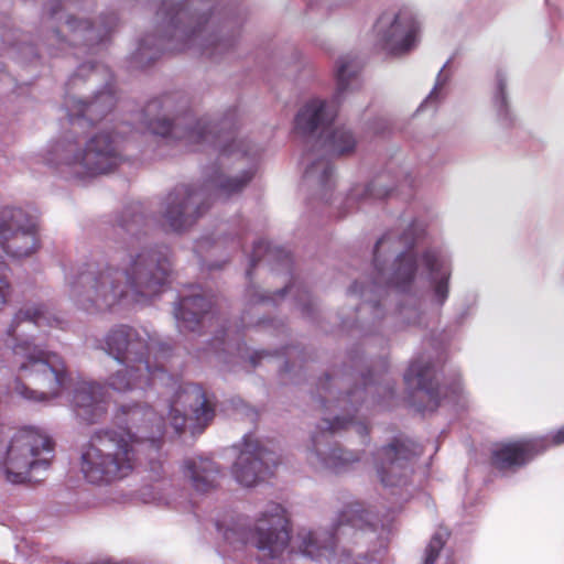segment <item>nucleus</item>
Listing matches in <instances>:
<instances>
[{
    "label": "nucleus",
    "instance_id": "7",
    "mask_svg": "<svg viewBox=\"0 0 564 564\" xmlns=\"http://www.w3.org/2000/svg\"><path fill=\"white\" fill-rule=\"evenodd\" d=\"M154 343L147 333L121 326L112 329L105 338V350L118 365L108 378L107 384L120 393H142L149 387L166 384L172 380L158 366L150 364Z\"/></svg>",
    "mask_w": 564,
    "mask_h": 564
},
{
    "label": "nucleus",
    "instance_id": "17",
    "mask_svg": "<svg viewBox=\"0 0 564 564\" xmlns=\"http://www.w3.org/2000/svg\"><path fill=\"white\" fill-rule=\"evenodd\" d=\"M373 468L384 487L401 486L412 471V454L400 442L382 446L373 456Z\"/></svg>",
    "mask_w": 564,
    "mask_h": 564
},
{
    "label": "nucleus",
    "instance_id": "31",
    "mask_svg": "<svg viewBox=\"0 0 564 564\" xmlns=\"http://www.w3.org/2000/svg\"><path fill=\"white\" fill-rule=\"evenodd\" d=\"M350 295L360 296L365 299L366 302H372L373 299L381 297L386 293V289L381 286L377 281L371 284L369 288H361L355 283L350 290Z\"/></svg>",
    "mask_w": 564,
    "mask_h": 564
},
{
    "label": "nucleus",
    "instance_id": "32",
    "mask_svg": "<svg viewBox=\"0 0 564 564\" xmlns=\"http://www.w3.org/2000/svg\"><path fill=\"white\" fill-rule=\"evenodd\" d=\"M369 513L360 509L359 506L354 505L348 507L344 512L345 520L351 525L362 529L364 523L367 522Z\"/></svg>",
    "mask_w": 564,
    "mask_h": 564
},
{
    "label": "nucleus",
    "instance_id": "1",
    "mask_svg": "<svg viewBox=\"0 0 564 564\" xmlns=\"http://www.w3.org/2000/svg\"><path fill=\"white\" fill-rule=\"evenodd\" d=\"M116 97L110 86L99 91L89 102L72 100L67 104L72 132L54 141L41 152L43 163L65 175L85 180L112 172L123 160L121 138L108 131L90 137H75L85 122L94 123L113 108Z\"/></svg>",
    "mask_w": 564,
    "mask_h": 564
},
{
    "label": "nucleus",
    "instance_id": "35",
    "mask_svg": "<svg viewBox=\"0 0 564 564\" xmlns=\"http://www.w3.org/2000/svg\"><path fill=\"white\" fill-rule=\"evenodd\" d=\"M447 82V77L443 74V72L441 70L438 76H437V79H436V83H435V86L433 88V90L430 93V95L426 97L425 101H424V105H429V104H432L434 102L436 99L440 98L441 96V89L445 86Z\"/></svg>",
    "mask_w": 564,
    "mask_h": 564
},
{
    "label": "nucleus",
    "instance_id": "10",
    "mask_svg": "<svg viewBox=\"0 0 564 564\" xmlns=\"http://www.w3.org/2000/svg\"><path fill=\"white\" fill-rule=\"evenodd\" d=\"M335 117L334 107L322 99L307 101L297 112L294 131L302 137L318 135L323 138L322 145L333 154H345L354 150L356 140L345 128H329Z\"/></svg>",
    "mask_w": 564,
    "mask_h": 564
},
{
    "label": "nucleus",
    "instance_id": "20",
    "mask_svg": "<svg viewBox=\"0 0 564 564\" xmlns=\"http://www.w3.org/2000/svg\"><path fill=\"white\" fill-rule=\"evenodd\" d=\"M107 393L95 382L83 381L74 389L73 405L78 416L94 422L106 411Z\"/></svg>",
    "mask_w": 564,
    "mask_h": 564
},
{
    "label": "nucleus",
    "instance_id": "36",
    "mask_svg": "<svg viewBox=\"0 0 564 564\" xmlns=\"http://www.w3.org/2000/svg\"><path fill=\"white\" fill-rule=\"evenodd\" d=\"M10 293H11L10 282L7 280L6 276L0 275V311L8 303Z\"/></svg>",
    "mask_w": 564,
    "mask_h": 564
},
{
    "label": "nucleus",
    "instance_id": "42",
    "mask_svg": "<svg viewBox=\"0 0 564 564\" xmlns=\"http://www.w3.org/2000/svg\"><path fill=\"white\" fill-rule=\"evenodd\" d=\"M145 50L147 48H145L144 44H142L141 47H140V52H141L142 55H145Z\"/></svg>",
    "mask_w": 564,
    "mask_h": 564
},
{
    "label": "nucleus",
    "instance_id": "15",
    "mask_svg": "<svg viewBox=\"0 0 564 564\" xmlns=\"http://www.w3.org/2000/svg\"><path fill=\"white\" fill-rule=\"evenodd\" d=\"M297 539L301 552L322 564H377L367 556L352 557L345 549L339 550L337 538L324 529L302 530Z\"/></svg>",
    "mask_w": 564,
    "mask_h": 564
},
{
    "label": "nucleus",
    "instance_id": "12",
    "mask_svg": "<svg viewBox=\"0 0 564 564\" xmlns=\"http://www.w3.org/2000/svg\"><path fill=\"white\" fill-rule=\"evenodd\" d=\"M161 14H163L166 36L182 42L180 50L197 46L206 55L214 56L228 47L225 40L209 32L206 25V13L189 15L182 8L173 7Z\"/></svg>",
    "mask_w": 564,
    "mask_h": 564
},
{
    "label": "nucleus",
    "instance_id": "39",
    "mask_svg": "<svg viewBox=\"0 0 564 564\" xmlns=\"http://www.w3.org/2000/svg\"><path fill=\"white\" fill-rule=\"evenodd\" d=\"M367 193L369 196H373L377 198H382L387 195L386 191L383 192V191L377 189L375 185H371L369 188H367Z\"/></svg>",
    "mask_w": 564,
    "mask_h": 564
},
{
    "label": "nucleus",
    "instance_id": "23",
    "mask_svg": "<svg viewBox=\"0 0 564 564\" xmlns=\"http://www.w3.org/2000/svg\"><path fill=\"white\" fill-rule=\"evenodd\" d=\"M210 308V303L202 295L183 297L175 308V317L181 329L194 330L203 314Z\"/></svg>",
    "mask_w": 564,
    "mask_h": 564
},
{
    "label": "nucleus",
    "instance_id": "34",
    "mask_svg": "<svg viewBox=\"0 0 564 564\" xmlns=\"http://www.w3.org/2000/svg\"><path fill=\"white\" fill-rule=\"evenodd\" d=\"M463 393V388L459 383H455L453 387L437 390L436 394H442L443 399L448 403H456L459 401Z\"/></svg>",
    "mask_w": 564,
    "mask_h": 564
},
{
    "label": "nucleus",
    "instance_id": "3",
    "mask_svg": "<svg viewBox=\"0 0 564 564\" xmlns=\"http://www.w3.org/2000/svg\"><path fill=\"white\" fill-rule=\"evenodd\" d=\"M171 274L166 254L155 250L130 253L120 268L107 267L82 274L70 284V297L89 313L107 311L123 299L155 294Z\"/></svg>",
    "mask_w": 564,
    "mask_h": 564
},
{
    "label": "nucleus",
    "instance_id": "38",
    "mask_svg": "<svg viewBox=\"0 0 564 564\" xmlns=\"http://www.w3.org/2000/svg\"><path fill=\"white\" fill-rule=\"evenodd\" d=\"M551 443L553 445H560L564 443V426L557 430L552 436H551Z\"/></svg>",
    "mask_w": 564,
    "mask_h": 564
},
{
    "label": "nucleus",
    "instance_id": "8",
    "mask_svg": "<svg viewBox=\"0 0 564 564\" xmlns=\"http://www.w3.org/2000/svg\"><path fill=\"white\" fill-rule=\"evenodd\" d=\"M51 440L35 429H22L0 446V474L12 484L29 479L30 471L46 468L52 458Z\"/></svg>",
    "mask_w": 564,
    "mask_h": 564
},
{
    "label": "nucleus",
    "instance_id": "33",
    "mask_svg": "<svg viewBox=\"0 0 564 564\" xmlns=\"http://www.w3.org/2000/svg\"><path fill=\"white\" fill-rule=\"evenodd\" d=\"M326 423H327V429L330 430L332 432L344 429L347 425H351V427L355 429V431L360 434L366 431V426L362 425L361 423L355 422L352 420L347 421V420L340 419L338 416L334 417V420L332 422L326 420Z\"/></svg>",
    "mask_w": 564,
    "mask_h": 564
},
{
    "label": "nucleus",
    "instance_id": "22",
    "mask_svg": "<svg viewBox=\"0 0 564 564\" xmlns=\"http://www.w3.org/2000/svg\"><path fill=\"white\" fill-rule=\"evenodd\" d=\"M357 72L358 63L355 57L350 55L338 57L335 66L337 86L334 95L337 102L360 88Z\"/></svg>",
    "mask_w": 564,
    "mask_h": 564
},
{
    "label": "nucleus",
    "instance_id": "19",
    "mask_svg": "<svg viewBox=\"0 0 564 564\" xmlns=\"http://www.w3.org/2000/svg\"><path fill=\"white\" fill-rule=\"evenodd\" d=\"M545 438H524L513 442H501L491 451L492 465L506 470L524 465L532 456L546 448Z\"/></svg>",
    "mask_w": 564,
    "mask_h": 564
},
{
    "label": "nucleus",
    "instance_id": "14",
    "mask_svg": "<svg viewBox=\"0 0 564 564\" xmlns=\"http://www.w3.org/2000/svg\"><path fill=\"white\" fill-rule=\"evenodd\" d=\"M214 417V409L208 403L200 387L192 383L180 386L170 405V424L181 432L187 422L195 432L204 429Z\"/></svg>",
    "mask_w": 564,
    "mask_h": 564
},
{
    "label": "nucleus",
    "instance_id": "2",
    "mask_svg": "<svg viewBox=\"0 0 564 564\" xmlns=\"http://www.w3.org/2000/svg\"><path fill=\"white\" fill-rule=\"evenodd\" d=\"M120 412L127 416V429L100 430L83 448L80 471L90 484L105 485L129 476L144 445L159 448L164 425L152 409L123 405Z\"/></svg>",
    "mask_w": 564,
    "mask_h": 564
},
{
    "label": "nucleus",
    "instance_id": "45",
    "mask_svg": "<svg viewBox=\"0 0 564 564\" xmlns=\"http://www.w3.org/2000/svg\"><path fill=\"white\" fill-rule=\"evenodd\" d=\"M86 66L83 65L80 68H79V73L82 74L84 70H85Z\"/></svg>",
    "mask_w": 564,
    "mask_h": 564
},
{
    "label": "nucleus",
    "instance_id": "13",
    "mask_svg": "<svg viewBox=\"0 0 564 564\" xmlns=\"http://www.w3.org/2000/svg\"><path fill=\"white\" fill-rule=\"evenodd\" d=\"M0 247L13 259L30 257L37 250L35 225L23 209L10 206L0 209Z\"/></svg>",
    "mask_w": 564,
    "mask_h": 564
},
{
    "label": "nucleus",
    "instance_id": "28",
    "mask_svg": "<svg viewBox=\"0 0 564 564\" xmlns=\"http://www.w3.org/2000/svg\"><path fill=\"white\" fill-rule=\"evenodd\" d=\"M431 368L429 365L415 361L412 362L404 375V379L409 386L424 390L426 394L434 399V393L430 390Z\"/></svg>",
    "mask_w": 564,
    "mask_h": 564
},
{
    "label": "nucleus",
    "instance_id": "37",
    "mask_svg": "<svg viewBox=\"0 0 564 564\" xmlns=\"http://www.w3.org/2000/svg\"><path fill=\"white\" fill-rule=\"evenodd\" d=\"M144 502H161L162 497L159 495L156 487H145L141 492Z\"/></svg>",
    "mask_w": 564,
    "mask_h": 564
},
{
    "label": "nucleus",
    "instance_id": "11",
    "mask_svg": "<svg viewBox=\"0 0 564 564\" xmlns=\"http://www.w3.org/2000/svg\"><path fill=\"white\" fill-rule=\"evenodd\" d=\"M248 541L257 549L261 564H275L290 541L284 508L275 502L268 503L259 512Z\"/></svg>",
    "mask_w": 564,
    "mask_h": 564
},
{
    "label": "nucleus",
    "instance_id": "29",
    "mask_svg": "<svg viewBox=\"0 0 564 564\" xmlns=\"http://www.w3.org/2000/svg\"><path fill=\"white\" fill-rule=\"evenodd\" d=\"M425 315L413 299L406 300L397 312V319L401 327L421 326Z\"/></svg>",
    "mask_w": 564,
    "mask_h": 564
},
{
    "label": "nucleus",
    "instance_id": "21",
    "mask_svg": "<svg viewBox=\"0 0 564 564\" xmlns=\"http://www.w3.org/2000/svg\"><path fill=\"white\" fill-rule=\"evenodd\" d=\"M183 475L197 492L215 488L220 475L219 467L209 458H188L183 464Z\"/></svg>",
    "mask_w": 564,
    "mask_h": 564
},
{
    "label": "nucleus",
    "instance_id": "44",
    "mask_svg": "<svg viewBox=\"0 0 564 564\" xmlns=\"http://www.w3.org/2000/svg\"><path fill=\"white\" fill-rule=\"evenodd\" d=\"M284 292H285V290H283V291H279V292L276 293V295H278V296H280V297H282V296L284 295Z\"/></svg>",
    "mask_w": 564,
    "mask_h": 564
},
{
    "label": "nucleus",
    "instance_id": "5",
    "mask_svg": "<svg viewBox=\"0 0 564 564\" xmlns=\"http://www.w3.org/2000/svg\"><path fill=\"white\" fill-rule=\"evenodd\" d=\"M149 130L163 138L183 140L194 149L205 143H214L218 150L219 167L228 169L237 166L236 174L216 172L209 181L216 195L227 197L242 191L252 180L256 172V149L245 139L230 134L216 135L206 121L188 122L185 120L171 123L169 118L158 116L151 118L148 123Z\"/></svg>",
    "mask_w": 564,
    "mask_h": 564
},
{
    "label": "nucleus",
    "instance_id": "40",
    "mask_svg": "<svg viewBox=\"0 0 564 564\" xmlns=\"http://www.w3.org/2000/svg\"><path fill=\"white\" fill-rule=\"evenodd\" d=\"M159 109V104L158 102H151L147 106V115L148 116H153L154 112Z\"/></svg>",
    "mask_w": 564,
    "mask_h": 564
},
{
    "label": "nucleus",
    "instance_id": "24",
    "mask_svg": "<svg viewBox=\"0 0 564 564\" xmlns=\"http://www.w3.org/2000/svg\"><path fill=\"white\" fill-rule=\"evenodd\" d=\"M359 458L352 452L343 448H329L327 452L316 447L308 456L310 463L316 468H328L336 473L347 469Z\"/></svg>",
    "mask_w": 564,
    "mask_h": 564
},
{
    "label": "nucleus",
    "instance_id": "43",
    "mask_svg": "<svg viewBox=\"0 0 564 564\" xmlns=\"http://www.w3.org/2000/svg\"><path fill=\"white\" fill-rule=\"evenodd\" d=\"M124 227L128 231H132V225L126 224Z\"/></svg>",
    "mask_w": 564,
    "mask_h": 564
},
{
    "label": "nucleus",
    "instance_id": "30",
    "mask_svg": "<svg viewBox=\"0 0 564 564\" xmlns=\"http://www.w3.org/2000/svg\"><path fill=\"white\" fill-rule=\"evenodd\" d=\"M446 538L447 533L445 531H438L432 536L426 547L424 564H434L445 544Z\"/></svg>",
    "mask_w": 564,
    "mask_h": 564
},
{
    "label": "nucleus",
    "instance_id": "4",
    "mask_svg": "<svg viewBox=\"0 0 564 564\" xmlns=\"http://www.w3.org/2000/svg\"><path fill=\"white\" fill-rule=\"evenodd\" d=\"M57 319L42 305H29L13 317L8 329L12 339L13 364L21 379L28 386L18 382L15 391L31 401H45L58 395L65 382V372L54 354L45 352L34 344V330L46 332Z\"/></svg>",
    "mask_w": 564,
    "mask_h": 564
},
{
    "label": "nucleus",
    "instance_id": "9",
    "mask_svg": "<svg viewBox=\"0 0 564 564\" xmlns=\"http://www.w3.org/2000/svg\"><path fill=\"white\" fill-rule=\"evenodd\" d=\"M375 30L378 44L383 51L392 55H404L421 41L422 14L412 3L394 4L381 12Z\"/></svg>",
    "mask_w": 564,
    "mask_h": 564
},
{
    "label": "nucleus",
    "instance_id": "16",
    "mask_svg": "<svg viewBox=\"0 0 564 564\" xmlns=\"http://www.w3.org/2000/svg\"><path fill=\"white\" fill-rule=\"evenodd\" d=\"M270 453L252 434H247L240 444L239 455L232 465L235 480L243 487H253L264 479L271 462Z\"/></svg>",
    "mask_w": 564,
    "mask_h": 564
},
{
    "label": "nucleus",
    "instance_id": "25",
    "mask_svg": "<svg viewBox=\"0 0 564 564\" xmlns=\"http://www.w3.org/2000/svg\"><path fill=\"white\" fill-rule=\"evenodd\" d=\"M508 79L505 73L497 72L495 76V87L490 99V107L496 119L508 124L513 119L512 109L507 93Z\"/></svg>",
    "mask_w": 564,
    "mask_h": 564
},
{
    "label": "nucleus",
    "instance_id": "18",
    "mask_svg": "<svg viewBox=\"0 0 564 564\" xmlns=\"http://www.w3.org/2000/svg\"><path fill=\"white\" fill-rule=\"evenodd\" d=\"M202 196L200 192L186 186L175 188L163 203L162 214L166 224L175 231L192 226L202 214Z\"/></svg>",
    "mask_w": 564,
    "mask_h": 564
},
{
    "label": "nucleus",
    "instance_id": "26",
    "mask_svg": "<svg viewBox=\"0 0 564 564\" xmlns=\"http://www.w3.org/2000/svg\"><path fill=\"white\" fill-rule=\"evenodd\" d=\"M305 161L307 162L304 171L305 182L312 186L326 187L330 183L333 176L330 163L324 158H319L311 162L310 155L305 158Z\"/></svg>",
    "mask_w": 564,
    "mask_h": 564
},
{
    "label": "nucleus",
    "instance_id": "27",
    "mask_svg": "<svg viewBox=\"0 0 564 564\" xmlns=\"http://www.w3.org/2000/svg\"><path fill=\"white\" fill-rule=\"evenodd\" d=\"M64 31L70 34L74 44H93L100 40L99 32L88 21L68 19Z\"/></svg>",
    "mask_w": 564,
    "mask_h": 564
},
{
    "label": "nucleus",
    "instance_id": "6",
    "mask_svg": "<svg viewBox=\"0 0 564 564\" xmlns=\"http://www.w3.org/2000/svg\"><path fill=\"white\" fill-rule=\"evenodd\" d=\"M392 236H383L375 247V265L378 279L384 280L387 285L399 292L410 293L420 271L426 272L431 286V299L436 305H443L449 295V279L452 275V257L444 248H431L417 254L413 250L400 253L391 268L386 273L381 267L383 257L390 251H395V245L400 243Z\"/></svg>",
    "mask_w": 564,
    "mask_h": 564
},
{
    "label": "nucleus",
    "instance_id": "41",
    "mask_svg": "<svg viewBox=\"0 0 564 564\" xmlns=\"http://www.w3.org/2000/svg\"><path fill=\"white\" fill-rule=\"evenodd\" d=\"M97 70H98L97 68H94L93 73L90 75V79L94 82L96 80V77H97Z\"/></svg>",
    "mask_w": 564,
    "mask_h": 564
}]
</instances>
